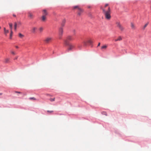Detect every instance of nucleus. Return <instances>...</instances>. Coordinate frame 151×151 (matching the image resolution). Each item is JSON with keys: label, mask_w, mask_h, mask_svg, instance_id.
Listing matches in <instances>:
<instances>
[{"label": "nucleus", "mask_w": 151, "mask_h": 151, "mask_svg": "<svg viewBox=\"0 0 151 151\" xmlns=\"http://www.w3.org/2000/svg\"><path fill=\"white\" fill-rule=\"evenodd\" d=\"M13 16L14 17H16V15H15V14H13Z\"/></svg>", "instance_id": "obj_36"}, {"label": "nucleus", "mask_w": 151, "mask_h": 151, "mask_svg": "<svg viewBox=\"0 0 151 151\" xmlns=\"http://www.w3.org/2000/svg\"><path fill=\"white\" fill-rule=\"evenodd\" d=\"M17 24L16 22L14 23V29L15 30H17Z\"/></svg>", "instance_id": "obj_21"}, {"label": "nucleus", "mask_w": 151, "mask_h": 151, "mask_svg": "<svg viewBox=\"0 0 151 151\" xmlns=\"http://www.w3.org/2000/svg\"><path fill=\"white\" fill-rule=\"evenodd\" d=\"M52 38L50 37H47L45 38L44 40L47 43H48L52 40Z\"/></svg>", "instance_id": "obj_6"}, {"label": "nucleus", "mask_w": 151, "mask_h": 151, "mask_svg": "<svg viewBox=\"0 0 151 151\" xmlns=\"http://www.w3.org/2000/svg\"><path fill=\"white\" fill-rule=\"evenodd\" d=\"M73 9H78V10L79 11L82 12L83 11V10L80 8L79 6H76L73 7Z\"/></svg>", "instance_id": "obj_5"}, {"label": "nucleus", "mask_w": 151, "mask_h": 151, "mask_svg": "<svg viewBox=\"0 0 151 151\" xmlns=\"http://www.w3.org/2000/svg\"><path fill=\"white\" fill-rule=\"evenodd\" d=\"M88 43H89L90 44H91L92 43V41L90 40H89L88 41Z\"/></svg>", "instance_id": "obj_29"}, {"label": "nucleus", "mask_w": 151, "mask_h": 151, "mask_svg": "<svg viewBox=\"0 0 151 151\" xmlns=\"http://www.w3.org/2000/svg\"><path fill=\"white\" fill-rule=\"evenodd\" d=\"M148 24L149 22H147L143 28V29H145V28H146V27L148 25Z\"/></svg>", "instance_id": "obj_24"}, {"label": "nucleus", "mask_w": 151, "mask_h": 151, "mask_svg": "<svg viewBox=\"0 0 151 151\" xmlns=\"http://www.w3.org/2000/svg\"><path fill=\"white\" fill-rule=\"evenodd\" d=\"M28 17L31 19H33L34 17V15L31 12H29L28 13Z\"/></svg>", "instance_id": "obj_9"}, {"label": "nucleus", "mask_w": 151, "mask_h": 151, "mask_svg": "<svg viewBox=\"0 0 151 151\" xmlns=\"http://www.w3.org/2000/svg\"><path fill=\"white\" fill-rule=\"evenodd\" d=\"M18 58V57H16L14 59V60H17Z\"/></svg>", "instance_id": "obj_33"}, {"label": "nucleus", "mask_w": 151, "mask_h": 151, "mask_svg": "<svg viewBox=\"0 0 151 151\" xmlns=\"http://www.w3.org/2000/svg\"><path fill=\"white\" fill-rule=\"evenodd\" d=\"M107 47V45H104L103 46H101V49L105 50L106 49Z\"/></svg>", "instance_id": "obj_15"}, {"label": "nucleus", "mask_w": 151, "mask_h": 151, "mask_svg": "<svg viewBox=\"0 0 151 151\" xmlns=\"http://www.w3.org/2000/svg\"><path fill=\"white\" fill-rule=\"evenodd\" d=\"M9 25L10 27L11 31V30L12 31V23H9Z\"/></svg>", "instance_id": "obj_18"}, {"label": "nucleus", "mask_w": 151, "mask_h": 151, "mask_svg": "<svg viewBox=\"0 0 151 151\" xmlns=\"http://www.w3.org/2000/svg\"><path fill=\"white\" fill-rule=\"evenodd\" d=\"M101 9L103 10V12L104 14L105 18L108 20H109L111 18V9L109 7H108V10H106V9L102 7H101Z\"/></svg>", "instance_id": "obj_1"}, {"label": "nucleus", "mask_w": 151, "mask_h": 151, "mask_svg": "<svg viewBox=\"0 0 151 151\" xmlns=\"http://www.w3.org/2000/svg\"><path fill=\"white\" fill-rule=\"evenodd\" d=\"M122 38L121 36H119L118 37L117 39H115V42H116L118 41H121L122 40Z\"/></svg>", "instance_id": "obj_13"}, {"label": "nucleus", "mask_w": 151, "mask_h": 151, "mask_svg": "<svg viewBox=\"0 0 151 151\" xmlns=\"http://www.w3.org/2000/svg\"><path fill=\"white\" fill-rule=\"evenodd\" d=\"M50 100L51 101H54L55 100V98H50Z\"/></svg>", "instance_id": "obj_27"}, {"label": "nucleus", "mask_w": 151, "mask_h": 151, "mask_svg": "<svg viewBox=\"0 0 151 151\" xmlns=\"http://www.w3.org/2000/svg\"><path fill=\"white\" fill-rule=\"evenodd\" d=\"M11 53L13 55H15L16 54L13 51H11Z\"/></svg>", "instance_id": "obj_31"}, {"label": "nucleus", "mask_w": 151, "mask_h": 151, "mask_svg": "<svg viewBox=\"0 0 151 151\" xmlns=\"http://www.w3.org/2000/svg\"><path fill=\"white\" fill-rule=\"evenodd\" d=\"M100 45V43L99 42V43L98 44V46H99Z\"/></svg>", "instance_id": "obj_34"}, {"label": "nucleus", "mask_w": 151, "mask_h": 151, "mask_svg": "<svg viewBox=\"0 0 151 151\" xmlns=\"http://www.w3.org/2000/svg\"><path fill=\"white\" fill-rule=\"evenodd\" d=\"M63 29L62 27H60L59 29V38L60 39L61 38V37L63 34Z\"/></svg>", "instance_id": "obj_4"}, {"label": "nucleus", "mask_w": 151, "mask_h": 151, "mask_svg": "<svg viewBox=\"0 0 151 151\" xmlns=\"http://www.w3.org/2000/svg\"><path fill=\"white\" fill-rule=\"evenodd\" d=\"M83 12V11L82 12H81L79 11L78 10V16H80L81 14Z\"/></svg>", "instance_id": "obj_26"}, {"label": "nucleus", "mask_w": 151, "mask_h": 151, "mask_svg": "<svg viewBox=\"0 0 151 151\" xmlns=\"http://www.w3.org/2000/svg\"><path fill=\"white\" fill-rule=\"evenodd\" d=\"M17 48H19L18 47V46H15Z\"/></svg>", "instance_id": "obj_35"}, {"label": "nucleus", "mask_w": 151, "mask_h": 151, "mask_svg": "<svg viewBox=\"0 0 151 151\" xmlns=\"http://www.w3.org/2000/svg\"><path fill=\"white\" fill-rule=\"evenodd\" d=\"M65 22V20L64 19L62 21V23L61 24V26L63 27L64 26V24Z\"/></svg>", "instance_id": "obj_20"}, {"label": "nucleus", "mask_w": 151, "mask_h": 151, "mask_svg": "<svg viewBox=\"0 0 151 151\" xmlns=\"http://www.w3.org/2000/svg\"><path fill=\"white\" fill-rule=\"evenodd\" d=\"M37 29V28L35 27H33L32 28L31 32L32 33H35Z\"/></svg>", "instance_id": "obj_10"}, {"label": "nucleus", "mask_w": 151, "mask_h": 151, "mask_svg": "<svg viewBox=\"0 0 151 151\" xmlns=\"http://www.w3.org/2000/svg\"><path fill=\"white\" fill-rule=\"evenodd\" d=\"M74 32H75V30H74Z\"/></svg>", "instance_id": "obj_40"}, {"label": "nucleus", "mask_w": 151, "mask_h": 151, "mask_svg": "<svg viewBox=\"0 0 151 151\" xmlns=\"http://www.w3.org/2000/svg\"><path fill=\"white\" fill-rule=\"evenodd\" d=\"M109 4H105L104 6V7L101 6V7H102L103 8H105L106 9V8L108 7H109Z\"/></svg>", "instance_id": "obj_19"}, {"label": "nucleus", "mask_w": 151, "mask_h": 151, "mask_svg": "<svg viewBox=\"0 0 151 151\" xmlns=\"http://www.w3.org/2000/svg\"><path fill=\"white\" fill-rule=\"evenodd\" d=\"M88 8H91V6H88Z\"/></svg>", "instance_id": "obj_37"}, {"label": "nucleus", "mask_w": 151, "mask_h": 151, "mask_svg": "<svg viewBox=\"0 0 151 151\" xmlns=\"http://www.w3.org/2000/svg\"><path fill=\"white\" fill-rule=\"evenodd\" d=\"M10 59L8 58H6L5 59L4 62L5 63H8L9 62Z\"/></svg>", "instance_id": "obj_12"}, {"label": "nucleus", "mask_w": 151, "mask_h": 151, "mask_svg": "<svg viewBox=\"0 0 151 151\" xmlns=\"http://www.w3.org/2000/svg\"><path fill=\"white\" fill-rule=\"evenodd\" d=\"M43 29V28L42 27H40L39 29V30L40 32H42Z\"/></svg>", "instance_id": "obj_25"}, {"label": "nucleus", "mask_w": 151, "mask_h": 151, "mask_svg": "<svg viewBox=\"0 0 151 151\" xmlns=\"http://www.w3.org/2000/svg\"><path fill=\"white\" fill-rule=\"evenodd\" d=\"M116 24L117 27L119 28L120 30L122 32L124 31V27L120 24L119 22H116Z\"/></svg>", "instance_id": "obj_3"}, {"label": "nucleus", "mask_w": 151, "mask_h": 151, "mask_svg": "<svg viewBox=\"0 0 151 151\" xmlns=\"http://www.w3.org/2000/svg\"><path fill=\"white\" fill-rule=\"evenodd\" d=\"M18 25H19V24H20V23L19 22H18Z\"/></svg>", "instance_id": "obj_38"}, {"label": "nucleus", "mask_w": 151, "mask_h": 151, "mask_svg": "<svg viewBox=\"0 0 151 151\" xmlns=\"http://www.w3.org/2000/svg\"><path fill=\"white\" fill-rule=\"evenodd\" d=\"M73 40V37L71 36H69L67 37L66 39L65 40H67L68 42L69 41L71 40Z\"/></svg>", "instance_id": "obj_8"}, {"label": "nucleus", "mask_w": 151, "mask_h": 151, "mask_svg": "<svg viewBox=\"0 0 151 151\" xmlns=\"http://www.w3.org/2000/svg\"><path fill=\"white\" fill-rule=\"evenodd\" d=\"M101 114L103 115H104L106 116H107V113L106 111H103L101 112Z\"/></svg>", "instance_id": "obj_23"}, {"label": "nucleus", "mask_w": 151, "mask_h": 151, "mask_svg": "<svg viewBox=\"0 0 151 151\" xmlns=\"http://www.w3.org/2000/svg\"><path fill=\"white\" fill-rule=\"evenodd\" d=\"M42 15L46 16L47 15L48 13L46 9H44L43 10Z\"/></svg>", "instance_id": "obj_7"}, {"label": "nucleus", "mask_w": 151, "mask_h": 151, "mask_svg": "<svg viewBox=\"0 0 151 151\" xmlns=\"http://www.w3.org/2000/svg\"><path fill=\"white\" fill-rule=\"evenodd\" d=\"M65 44L66 45L68 46V51L70 50L73 49L74 47V45H73L69 44L68 42H67V40H65L64 41Z\"/></svg>", "instance_id": "obj_2"}, {"label": "nucleus", "mask_w": 151, "mask_h": 151, "mask_svg": "<svg viewBox=\"0 0 151 151\" xmlns=\"http://www.w3.org/2000/svg\"><path fill=\"white\" fill-rule=\"evenodd\" d=\"M19 36L20 38H22L24 37V36L21 33H19Z\"/></svg>", "instance_id": "obj_17"}, {"label": "nucleus", "mask_w": 151, "mask_h": 151, "mask_svg": "<svg viewBox=\"0 0 151 151\" xmlns=\"http://www.w3.org/2000/svg\"><path fill=\"white\" fill-rule=\"evenodd\" d=\"M10 31H11V33H10V39H11L12 38V35L13 32H12V31L11 30Z\"/></svg>", "instance_id": "obj_22"}, {"label": "nucleus", "mask_w": 151, "mask_h": 151, "mask_svg": "<svg viewBox=\"0 0 151 151\" xmlns=\"http://www.w3.org/2000/svg\"><path fill=\"white\" fill-rule=\"evenodd\" d=\"M15 93H21L20 92H18V91H15Z\"/></svg>", "instance_id": "obj_32"}, {"label": "nucleus", "mask_w": 151, "mask_h": 151, "mask_svg": "<svg viewBox=\"0 0 151 151\" xmlns=\"http://www.w3.org/2000/svg\"><path fill=\"white\" fill-rule=\"evenodd\" d=\"M1 29V27H0V29Z\"/></svg>", "instance_id": "obj_41"}, {"label": "nucleus", "mask_w": 151, "mask_h": 151, "mask_svg": "<svg viewBox=\"0 0 151 151\" xmlns=\"http://www.w3.org/2000/svg\"><path fill=\"white\" fill-rule=\"evenodd\" d=\"M47 112L48 113H52V112H53V111H49V110H48L47 111Z\"/></svg>", "instance_id": "obj_30"}, {"label": "nucleus", "mask_w": 151, "mask_h": 151, "mask_svg": "<svg viewBox=\"0 0 151 151\" xmlns=\"http://www.w3.org/2000/svg\"><path fill=\"white\" fill-rule=\"evenodd\" d=\"M41 20L42 22H45L46 20V17L44 16H42L41 17Z\"/></svg>", "instance_id": "obj_11"}, {"label": "nucleus", "mask_w": 151, "mask_h": 151, "mask_svg": "<svg viewBox=\"0 0 151 151\" xmlns=\"http://www.w3.org/2000/svg\"><path fill=\"white\" fill-rule=\"evenodd\" d=\"M2 93H0V95H2Z\"/></svg>", "instance_id": "obj_39"}, {"label": "nucleus", "mask_w": 151, "mask_h": 151, "mask_svg": "<svg viewBox=\"0 0 151 151\" xmlns=\"http://www.w3.org/2000/svg\"><path fill=\"white\" fill-rule=\"evenodd\" d=\"M131 26L132 29H135V26L133 23H131Z\"/></svg>", "instance_id": "obj_16"}, {"label": "nucleus", "mask_w": 151, "mask_h": 151, "mask_svg": "<svg viewBox=\"0 0 151 151\" xmlns=\"http://www.w3.org/2000/svg\"><path fill=\"white\" fill-rule=\"evenodd\" d=\"M4 30L5 34L6 35L7 33L9 32V31L8 30H6L5 27L4 28Z\"/></svg>", "instance_id": "obj_14"}, {"label": "nucleus", "mask_w": 151, "mask_h": 151, "mask_svg": "<svg viewBox=\"0 0 151 151\" xmlns=\"http://www.w3.org/2000/svg\"><path fill=\"white\" fill-rule=\"evenodd\" d=\"M29 99L30 100H36V99L35 97H30L29 98Z\"/></svg>", "instance_id": "obj_28"}]
</instances>
